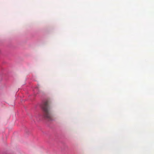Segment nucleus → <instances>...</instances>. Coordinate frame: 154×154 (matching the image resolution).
<instances>
[{
  "instance_id": "nucleus-1",
  "label": "nucleus",
  "mask_w": 154,
  "mask_h": 154,
  "mask_svg": "<svg viewBox=\"0 0 154 154\" xmlns=\"http://www.w3.org/2000/svg\"><path fill=\"white\" fill-rule=\"evenodd\" d=\"M42 107L44 112V116L45 118L48 120H52V117L50 111L49 102L46 101L43 103L42 105Z\"/></svg>"
}]
</instances>
